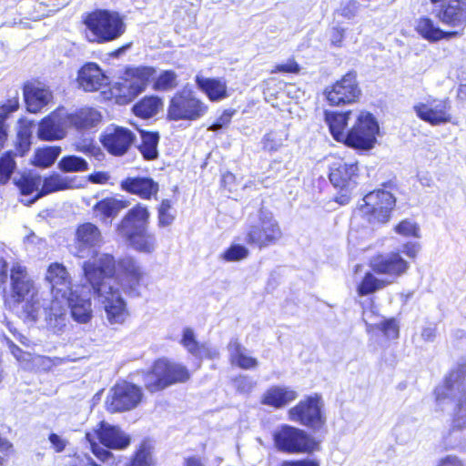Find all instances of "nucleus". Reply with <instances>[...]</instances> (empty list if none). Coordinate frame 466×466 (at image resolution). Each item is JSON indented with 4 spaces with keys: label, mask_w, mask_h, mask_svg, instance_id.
I'll return each instance as SVG.
<instances>
[{
    "label": "nucleus",
    "mask_w": 466,
    "mask_h": 466,
    "mask_svg": "<svg viewBox=\"0 0 466 466\" xmlns=\"http://www.w3.org/2000/svg\"><path fill=\"white\" fill-rule=\"evenodd\" d=\"M230 361L243 370L254 369L258 366L257 359L247 355V349L244 348L238 339L232 338L228 345Z\"/></svg>",
    "instance_id": "36"
},
{
    "label": "nucleus",
    "mask_w": 466,
    "mask_h": 466,
    "mask_svg": "<svg viewBox=\"0 0 466 466\" xmlns=\"http://www.w3.org/2000/svg\"><path fill=\"white\" fill-rule=\"evenodd\" d=\"M350 114V111L341 113L337 111H326L325 119L329 126L330 134L336 141L343 142L346 137L344 130L348 125Z\"/></svg>",
    "instance_id": "37"
},
{
    "label": "nucleus",
    "mask_w": 466,
    "mask_h": 466,
    "mask_svg": "<svg viewBox=\"0 0 466 466\" xmlns=\"http://www.w3.org/2000/svg\"><path fill=\"white\" fill-rule=\"evenodd\" d=\"M10 352L25 369H30V360L32 359L31 353L24 351L17 345L12 346Z\"/></svg>",
    "instance_id": "61"
},
{
    "label": "nucleus",
    "mask_w": 466,
    "mask_h": 466,
    "mask_svg": "<svg viewBox=\"0 0 466 466\" xmlns=\"http://www.w3.org/2000/svg\"><path fill=\"white\" fill-rule=\"evenodd\" d=\"M13 182L18 187L20 194L26 199V197L40 190L42 180L40 176L23 174L19 177H14Z\"/></svg>",
    "instance_id": "44"
},
{
    "label": "nucleus",
    "mask_w": 466,
    "mask_h": 466,
    "mask_svg": "<svg viewBox=\"0 0 466 466\" xmlns=\"http://www.w3.org/2000/svg\"><path fill=\"white\" fill-rule=\"evenodd\" d=\"M358 172L357 162L338 159L330 165L329 177L336 188H354L357 185Z\"/></svg>",
    "instance_id": "25"
},
{
    "label": "nucleus",
    "mask_w": 466,
    "mask_h": 466,
    "mask_svg": "<svg viewBox=\"0 0 466 466\" xmlns=\"http://www.w3.org/2000/svg\"><path fill=\"white\" fill-rule=\"evenodd\" d=\"M157 70L154 66H128L124 73V78L119 83V96L126 102H130L144 92L150 79L154 77Z\"/></svg>",
    "instance_id": "13"
},
{
    "label": "nucleus",
    "mask_w": 466,
    "mask_h": 466,
    "mask_svg": "<svg viewBox=\"0 0 466 466\" xmlns=\"http://www.w3.org/2000/svg\"><path fill=\"white\" fill-rule=\"evenodd\" d=\"M54 361L51 358L46 356L35 355L32 356L30 360V369L36 367L42 370L47 371L54 366Z\"/></svg>",
    "instance_id": "60"
},
{
    "label": "nucleus",
    "mask_w": 466,
    "mask_h": 466,
    "mask_svg": "<svg viewBox=\"0 0 466 466\" xmlns=\"http://www.w3.org/2000/svg\"><path fill=\"white\" fill-rule=\"evenodd\" d=\"M377 329H379L387 339H395L399 337L400 329L395 319H388L381 321L377 325Z\"/></svg>",
    "instance_id": "53"
},
{
    "label": "nucleus",
    "mask_w": 466,
    "mask_h": 466,
    "mask_svg": "<svg viewBox=\"0 0 466 466\" xmlns=\"http://www.w3.org/2000/svg\"><path fill=\"white\" fill-rule=\"evenodd\" d=\"M208 111V106L196 96V93L184 87L170 98L167 116L169 120L197 121Z\"/></svg>",
    "instance_id": "9"
},
{
    "label": "nucleus",
    "mask_w": 466,
    "mask_h": 466,
    "mask_svg": "<svg viewBox=\"0 0 466 466\" xmlns=\"http://www.w3.org/2000/svg\"><path fill=\"white\" fill-rule=\"evenodd\" d=\"M66 119L68 126L80 131L96 127L100 123L102 116L95 108L83 107L66 114Z\"/></svg>",
    "instance_id": "34"
},
{
    "label": "nucleus",
    "mask_w": 466,
    "mask_h": 466,
    "mask_svg": "<svg viewBox=\"0 0 466 466\" xmlns=\"http://www.w3.org/2000/svg\"><path fill=\"white\" fill-rule=\"evenodd\" d=\"M11 298L21 303L37 292L26 269L19 263H14L10 269Z\"/></svg>",
    "instance_id": "24"
},
{
    "label": "nucleus",
    "mask_w": 466,
    "mask_h": 466,
    "mask_svg": "<svg viewBox=\"0 0 466 466\" xmlns=\"http://www.w3.org/2000/svg\"><path fill=\"white\" fill-rule=\"evenodd\" d=\"M372 270L377 274L386 275L385 280H394L407 272L410 268L399 252H391L374 258L370 261Z\"/></svg>",
    "instance_id": "23"
},
{
    "label": "nucleus",
    "mask_w": 466,
    "mask_h": 466,
    "mask_svg": "<svg viewBox=\"0 0 466 466\" xmlns=\"http://www.w3.org/2000/svg\"><path fill=\"white\" fill-rule=\"evenodd\" d=\"M395 231L405 237H419L420 228L415 222L404 219L395 227Z\"/></svg>",
    "instance_id": "54"
},
{
    "label": "nucleus",
    "mask_w": 466,
    "mask_h": 466,
    "mask_svg": "<svg viewBox=\"0 0 466 466\" xmlns=\"http://www.w3.org/2000/svg\"><path fill=\"white\" fill-rule=\"evenodd\" d=\"M356 73L349 72L330 88H327L325 96L331 106H342L355 102L360 95L356 80Z\"/></svg>",
    "instance_id": "20"
},
{
    "label": "nucleus",
    "mask_w": 466,
    "mask_h": 466,
    "mask_svg": "<svg viewBox=\"0 0 466 466\" xmlns=\"http://www.w3.org/2000/svg\"><path fill=\"white\" fill-rule=\"evenodd\" d=\"M34 127L35 125L32 121L20 123L15 144V156L24 157L29 152L32 145Z\"/></svg>",
    "instance_id": "40"
},
{
    "label": "nucleus",
    "mask_w": 466,
    "mask_h": 466,
    "mask_svg": "<svg viewBox=\"0 0 466 466\" xmlns=\"http://www.w3.org/2000/svg\"><path fill=\"white\" fill-rule=\"evenodd\" d=\"M101 243V233L92 223H84L76 228L74 243L70 252L78 258H94L98 253Z\"/></svg>",
    "instance_id": "18"
},
{
    "label": "nucleus",
    "mask_w": 466,
    "mask_h": 466,
    "mask_svg": "<svg viewBox=\"0 0 466 466\" xmlns=\"http://www.w3.org/2000/svg\"><path fill=\"white\" fill-rule=\"evenodd\" d=\"M273 441L279 451L287 453H309L318 449V442L305 431L284 424L273 433Z\"/></svg>",
    "instance_id": "11"
},
{
    "label": "nucleus",
    "mask_w": 466,
    "mask_h": 466,
    "mask_svg": "<svg viewBox=\"0 0 466 466\" xmlns=\"http://www.w3.org/2000/svg\"><path fill=\"white\" fill-rule=\"evenodd\" d=\"M219 351L217 348L211 347L207 343H202L199 348V352L197 354L196 358L198 360L208 359L215 360L218 358Z\"/></svg>",
    "instance_id": "63"
},
{
    "label": "nucleus",
    "mask_w": 466,
    "mask_h": 466,
    "mask_svg": "<svg viewBox=\"0 0 466 466\" xmlns=\"http://www.w3.org/2000/svg\"><path fill=\"white\" fill-rule=\"evenodd\" d=\"M15 152L8 150L0 157V185H6L16 168Z\"/></svg>",
    "instance_id": "47"
},
{
    "label": "nucleus",
    "mask_w": 466,
    "mask_h": 466,
    "mask_svg": "<svg viewBox=\"0 0 466 466\" xmlns=\"http://www.w3.org/2000/svg\"><path fill=\"white\" fill-rule=\"evenodd\" d=\"M396 206V198L392 193L378 189L366 194L355 214L363 218L372 226L386 224L390 221Z\"/></svg>",
    "instance_id": "8"
},
{
    "label": "nucleus",
    "mask_w": 466,
    "mask_h": 466,
    "mask_svg": "<svg viewBox=\"0 0 466 466\" xmlns=\"http://www.w3.org/2000/svg\"><path fill=\"white\" fill-rule=\"evenodd\" d=\"M150 213L147 206L137 204L130 208L117 226L118 235L126 240L147 228Z\"/></svg>",
    "instance_id": "22"
},
{
    "label": "nucleus",
    "mask_w": 466,
    "mask_h": 466,
    "mask_svg": "<svg viewBox=\"0 0 466 466\" xmlns=\"http://www.w3.org/2000/svg\"><path fill=\"white\" fill-rule=\"evenodd\" d=\"M120 187L146 200L156 198L159 191L158 183L150 177H128L120 182Z\"/></svg>",
    "instance_id": "28"
},
{
    "label": "nucleus",
    "mask_w": 466,
    "mask_h": 466,
    "mask_svg": "<svg viewBox=\"0 0 466 466\" xmlns=\"http://www.w3.org/2000/svg\"><path fill=\"white\" fill-rule=\"evenodd\" d=\"M73 183L74 178L63 177L56 173L53 174L43 180L40 190L34 197L30 198V199L22 198L20 202L25 206H31L46 195L74 187Z\"/></svg>",
    "instance_id": "33"
},
{
    "label": "nucleus",
    "mask_w": 466,
    "mask_h": 466,
    "mask_svg": "<svg viewBox=\"0 0 466 466\" xmlns=\"http://www.w3.org/2000/svg\"><path fill=\"white\" fill-rule=\"evenodd\" d=\"M143 397L142 390L130 382L116 383L109 391L106 406L110 412H121L136 408Z\"/></svg>",
    "instance_id": "16"
},
{
    "label": "nucleus",
    "mask_w": 466,
    "mask_h": 466,
    "mask_svg": "<svg viewBox=\"0 0 466 466\" xmlns=\"http://www.w3.org/2000/svg\"><path fill=\"white\" fill-rule=\"evenodd\" d=\"M177 86V75L173 70H163L155 78L153 88L156 91H169Z\"/></svg>",
    "instance_id": "49"
},
{
    "label": "nucleus",
    "mask_w": 466,
    "mask_h": 466,
    "mask_svg": "<svg viewBox=\"0 0 466 466\" xmlns=\"http://www.w3.org/2000/svg\"><path fill=\"white\" fill-rule=\"evenodd\" d=\"M135 250L142 253H152L156 249L157 240L154 233L145 228L143 232L137 233L126 240Z\"/></svg>",
    "instance_id": "42"
},
{
    "label": "nucleus",
    "mask_w": 466,
    "mask_h": 466,
    "mask_svg": "<svg viewBox=\"0 0 466 466\" xmlns=\"http://www.w3.org/2000/svg\"><path fill=\"white\" fill-rule=\"evenodd\" d=\"M287 137L284 131H270L267 133L261 141L263 149L270 153L279 151L287 140Z\"/></svg>",
    "instance_id": "50"
},
{
    "label": "nucleus",
    "mask_w": 466,
    "mask_h": 466,
    "mask_svg": "<svg viewBox=\"0 0 466 466\" xmlns=\"http://www.w3.org/2000/svg\"><path fill=\"white\" fill-rule=\"evenodd\" d=\"M390 283H392V280L380 279L368 272L359 284L357 292L360 296H367L383 289Z\"/></svg>",
    "instance_id": "45"
},
{
    "label": "nucleus",
    "mask_w": 466,
    "mask_h": 466,
    "mask_svg": "<svg viewBox=\"0 0 466 466\" xmlns=\"http://www.w3.org/2000/svg\"><path fill=\"white\" fill-rule=\"evenodd\" d=\"M257 382L253 380L250 377L243 375L236 378L234 380V385L236 390L244 394L250 393L255 388Z\"/></svg>",
    "instance_id": "56"
},
{
    "label": "nucleus",
    "mask_w": 466,
    "mask_h": 466,
    "mask_svg": "<svg viewBox=\"0 0 466 466\" xmlns=\"http://www.w3.org/2000/svg\"><path fill=\"white\" fill-rule=\"evenodd\" d=\"M162 104V99L157 96H145L133 106L132 110L136 116L147 119L157 115Z\"/></svg>",
    "instance_id": "41"
},
{
    "label": "nucleus",
    "mask_w": 466,
    "mask_h": 466,
    "mask_svg": "<svg viewBox=\"0 0 466 466\" xmlns=\"http://www.w3.org/2000/svg\"><path fill=\"white\" fill-rule=\"evenodd\" d=\"M58 167L63 172H82L88 169V163L81 157L70 155L60 159Z\"/></svg>",
    "instance_id": "48"
},
{
    "label": "nucleus",
    "mask_w": 466,
    "mask_h": 466,
    "mask_svg": "<svg viewBox=\"0 0 466 466\" xmlns=\"http://www.w3.org/2000/svg\"><path fill=\"white\" fill-rule=\"evenodd\" d=\"M61 153L60 147H46L38 148L35 153L34 165L41 167H51Z\"/></svg>",
    "instance_id": "46"
},
{
    "label": "nucleus",
    "mask_w": 466,
    "mask_h": 466,
    "mask_svg": "<svg viewBox=\"0 0 466 466\" xmlns=\"http://www.w3.org/2000/svg\"><path fill=\"white\" fill-rule=\"evenodd\" d=\"M142 377L146 389L150 392H157L172 384L187 381L189 379V372L181 364L159 359L154 362L150 370L142 372Z\"/></svg>",
    "instance_id": "7"
},
{
    "label": "nucleus",
    "mask_w": 466,
    "mask_h": 466,
    "mask_svg": "<svg viewBox=\"0 0 466 466\" xmlns=\"http://www.w3.org/2000/svg\"><path fill=\"white\" fill-rule=\"evenodd\" d=\"M135 138V134L128 128L108 127L101 136L100 141L111 155L123 156L128 151Z\"/></svg>",
    "instance_id": "21"
},
{
    "label": "nucleus",
    "mask_w": 466,
    "mask_h": 466,
    "mask_svg": "<svg viewBox=\"0 0 466 466\" xmlns=\"http://www.w3.org/2000/svg\"><path fill=\"white\" fill-rule=\"evenodd\" d=\"M451 105L448 98H434L420 102L413 106L416 116L431 126H439L451 122Z\"/></svg>",
    "instance_id": "19"
},
{
    "label": "nucleus",
    "mask_w": 466,
    "mask_h": 466,
    "mask_svg": "<svg viewBox=\"0 0 466 466\" xmlns=\"http://www.w3.org/2000/svg\"><path fill=\"white\" fill-rule=\"evenodd\" d=\"M249 250L239 243L231 244L221 255L220 258L227 262H237L247 258Z\"/></svg>",
    "instance_id": "51"
},
{
    "label": "nucleus",
    "mask_w": 466,
    "mask_h": 466,
    "mask_svg": "<svg viewBox=\"0 0 466 466\" xmlns=\"http://www.w3.org/2000/svg\"><path fill=\"white\" fill-rule=\"evenodd\" d=\"M24 98L26 109L30 113H38L53 99V94L48 87L27 83L24 86Z\"/></svg>",
    "instance_id": "29"
},
{
    "label": "nucleus",
    "mask_w": 466,
    "mask_h": 466,
    "mask_svg": "<svg viewBox=\"0 0 466 466\" xmlns=\"http://www.w3.org/2000/svg\"><path fill=\"white\" fill-rule=\"evenodd\" d=\"M91 285L75 286V289L71 290L66 298L60 299L66 309V323L68 320L67 310L70 309L72 318L80 323H86L92 317L90 292Z\"/></svg>",
    "instance_id": "17"
},
{
    "label": "nucleus",
    "mask_w": 466,
    "mask_h": 466,
    "mask_svg": "<svg viewBox=\"0 0 466 466\" xmlns=\"http://www.w3.org/2000/svg\"><path fill=\"white\" fill-rule=\"evenodd\" d=\"M379 125L372 114L361 112L355 125L346 133L343 142L359 150L371 149L377 139Z\"/></svg>",
    "instance_id": "12"
},
{
    "label": "nucleus",
    "mask_w": 466,
    "mask_h": 466,
    "mask_svg": "<svg viewBox=\"0 0 466 466\" xmlns=\"http://www.w3.org/2000/svg\"><path fill=\"white\" fill-rule=\"evenodd\" d=\"M19 107V101L17 96L8 99L5 103L0 106V116H3V120H6L8 116L17 110Z\"/></svg>",
    "instance_id": "62"
},
{
    "label": "nucleus",
    "mask_w": 466,
    "mask_h": 466,
    "mask_svg": "<svg viewBox=\"0 0 466 466\" xmlns=\"http://www.w3.org/2000/svg\"><path fill=\"white\" fill-rule=\"evenodd\" d=\"M126 207V203L122 200L114 198H106L96 203L94 211L100 218V220L106 223L108 219L116 217Z\"/></svg>",
    "instance_id": "39"
},
{
    "label": "nucleus",
    "mask_w": 466,
    "mask_h": 466,
    "mask_svg": "<svg viewBox=\"0 0 466 466\" xmlns=\"http://www.w3.org/2000/svg\"><path fill=\"white\" fill-rule=\"evenodd\" d=\"M66 119L60 110H56L44 117L38 124L37 137L42 141H54L66 136Z\"/></svg>",
    "instance_id": "27"
},
{
    "label": "nucleus",
    "mask_w": 466,
    "mask_h": 466,
    "mask_svg": "<svg viewBox=\"0 0 466 466\" xmlns=\"http://www.w3.org/2000/svg\"><path fill=\"white\" fill-rule=\"evenodd\" d=\"M300 67L299 65L292 58L289 59L285 63L278 64L272 73H299Z\"/></svg>",
    "instance_id": "64"
},
{
    "label": "nucleus",
    "mask_w": 466,
    "mask_h": 466,
    "mask_svg": "<svg viewBox=\"0 0 466 466\" xmlns=\"http://www.w3.org/2000/svg\"><path fill=\"white\" fill-rule=\"evenodd\" d=\"M141 145L139 151L147 160H153L157 157V145L159 141V135L157 132H141Z\"/></svg>",
    "instance_id": "43"
},
{
    "label": "nucleus",
    "mask_w": 466,
    "mask_h": 466,
    "mask_svg": "<svg viewBox=\"0 0 466 466\" xmlns=\"http://www.w3.org/2000/svg\"><path fill=\"white\" fill-rule=\"evenodd\" d=\"M151 456L149 451L142 446L133 456L127 466H150Z\"/></svg>",
    "instance_id": "55"
},
{
    "label": "nucleus",
    "mask_w": 466,
    "mask_h": 466,
    "mask_svg": "<svg viewBox=\"0 0 466 466\" xmlns=\"http://www.w3.org/2000/svg\"><path fill=\"white\" fill-rule=\"evenodd\" d=\"M198 88L207 96L211 102H219L228 97L227 82L219 77H205L201 75L195 76Z\"/></svg>",
    "instance_id": "31"
},
{
    "label": "nucleus",
    "mask_w": 466,
    "mask_h": 466,
    "mask_svg": "<svg viewBox=\"0 0 466 466\" xmlns=\"http://www.w3.org/2000/svg\"><path fill=\"white\" fill-rule=\"evenodd\" d=\"M113 256L102 254L95 261H86L83 271L88 284L91 285L94 294L105 304V310L111 324L124 322L127 310L126 302L117 289L111 284L103 282V278L113 271Z\"/></svg>",
    "instance_id": "1"
},
{
    "label": "nucleus",
    "mask_w": 466,
    "mask_h": 466,
    "mask_svg": "<svg viewBox=\"0 0 466 466\" xmlns=\"http://www.w3.org/2000/svg\"><path fill=\"white\" fill-rule=\"evenodd\" d=\"M77 82L86 92H93L106 86L107 78L96 63H87L78 71Z\"/></svg>",
    "instance_id": "30"
},
{
    "label": "nucleus",
    "mask_w": 466,
    "mask_h": 466,
    "mask_svg": "<svg viewBox=\"0 0 466 466\" xmlns=\"http://www.w3.org/2000/svg\"><path fill=\"white\" fill-rule=\"evenodd\" d=\"M181 344L183 347L194 357L199 352V348L202 343H199L195 337V333L192 329L185 328L181 339Z\"/></svg>",
    "instance_id": "52"
},
{
    "label": "nucleus",
    "mask_w": 466,
    "mask_h": 466,
    "mask_svg": "<svg viewBox=\"0 0 466 466\" xmlns=\"http://www.w3.org/2000/svg\"><path fill=\"white\" fill-rule=\"evenodd\" d=\"M416 32L425 40L434 43L441 39H451L460 35L459 31H444L428 16H420L416 20Z\"/></svg>",
    "instance_id": "32"
},
{
    "label": "nucleus",
    "mask_w": 466,
    "mask_h": 466,
    "mask_svg": "<svg viewBox=\"0 0 466 466\" xmlns=\"http://www.w3.org/2000/svg\"><path fill=\"white\" fill-rule=\"evenodd\" d=\"M74 146L76 151L86 155H96V152L99 150V148L96 147L94 140L91 137H85L83 139L77 140Z\"/></svg>",
    "instance_id": "57"
},
{
    "label": "nucleus",
    "mask_w": 466,
    "mask_h": 466,
    "mask_svg": "<svg viewBox=\"0 0 466 466\" xmlns=\"http://www.w3.org/2000/svg\"><path fill=\"white\" fill-rule=\"evenodd\" d=\"M282 236V230L274 215L260 208L258 213L248 217L239 240L250 247L263 249L276 245Z\"/></svg>",
    "instance_id": "3"
},
{
    "label": "nucleus",
    "mask_w": 466,
    "mask_h": 466,
    "mask_svg": "<svg viewBox=\"0 0 466 466\" xmlns=\"http://www.w3.org/2000/svg\"><path fill=\"white\" fill-rule=\"evenodd\" d=\"M234 113V110H224L222 114L216 119V121L208 127V130L218 131L228 127L231 121Z\"/></svg>",
    "instance_id": "58"
},
{
    "label": "nucleus",
    "mask_w": 466,
    "mask_h": 466,
    "mask_svg": "<svg viewBox=\"0 0 466 466\" xmlns=\"http://www.w3.org/2000/svg\"><path fill=\"white\" fill-rule=\"evenodd\" d=\"M85 25L88 30L89 42L104 44L119 38L126 30V25L117 12L96 9L86 15Z\"/></svg>",
    "instance_id": "5"
},
{
    "label": "nucleus",
    "mask_w": 466,
    "mask_h": 466,
    "mask_svg": "<svg viewBox=\"0 0 466 466\" xmlns=\"http://www.w3.org/2000/svg\"><path fill=\"white\" fill-rule=\"evenodd\" d=\"M298 398L296 390L285 386H272L262 396L261 403L281 409Z\"/></svg>",
    "instance_id": "35"
},
{
    "label": "nucleus",
    "mask_w": 466,
    "mask_h": 466,
    "mask_svg": "<svg viewBox=\"0 0 466 466\" xmlns=\"http://www.w3.org/2000/svg\"><path fill=\"white\" fill-rule=\"evenodd\" d=\"M22 303L20 314L25 320L36 322L43 319L54 333L61 332L66 327V309L60 299H43L37 291Z\"/></svg>",
    "instance_id": "4"
},
{
    "label": "nucleus",
    "mask_w": 466,
    "mask_h": 466,
    "mask_svg": "<svg viewBox=\"0 0 466 466\" xmlns=\"http://www.w3.org/2000/svg\"><path fill=\"white\" fill-rule=\"evenodd\" d=\"M86 438L91 445L95 456L107 466H118L113 453L95 442L96 438L101 444L108 449L122 450L130 443V438L119 427L111 425L106 421H101L97 429L92 432H86Z\"/></svg>",
    "instance_id": "6"
},
{
    "label": "nucleus",
    "mask_w": 466,
    "mask_h": 466,
    "mask_svg": "<svg viewBox=\"0 0 466 466\" xmlns=\"http://www.w3.org/2000/svg\"><path fill=\"white\" fill-rule=\"evenodd\" d=\"M322 407L319 395L308 396L289 410V420L308 428L320 429L325 424Z\"/></svg>",
    "instance_id": "14"
},
{
    "label": "nucleus",
    "mask_w": 466,
    "mask_h": 466,
    "mask_svg": "<svg viewBox=\"0 0 466 466\" xmlns=\"http://www.w3.org/2000/svg\"><path fill=\"white\" fill-rule=\"evenodd\" d=\"M46 279L50 284L52 297L55 299H61L75 289L71 284L69 274L63 264L52 263L46 271Z\"/></svg>",
    "instance_id": "26"
},
{
    "label": "nucleus",
    "mask_w": 466,
    "mask_h": 466,
    "mask_svg": "<svg viewBox=\"0 0 466 466\" xmlns=\"http://www.w3.org/2000/svg\"><path fill=\"white\" fill-rule=\"evenodd\" d=\"M419 425V420L416 418L410 415L401 416L393 429L397 441L404 444L414 439Z\"/></svg>",
    "instance_id": "38"
},
{
    "label": "nucleus",
    "mask_w": 466,
    "mask_h": 466,
    "mask_svg": "<svg viewBox=\"0 0 466 466\" xmlns=\"http://www.w3.org/2000/svg\"><path fill=\"white\" fill-rule=\"evenodd\" d=\"M68 466H99L96 462L86 453H76L70 457L67 461Z\"/></svg>",
    "instance_id": "59"
},
{
    "label": "nucleus",
    "mask_w": 466,
    "mask_h": 466,
    "mask_svg": "<svg viewBox=\"0 0 466 466\" xmlns=\"http://www.w3.org/2000/svg\"><path fill=\"white\" fill-rule=\"evenodd\" d=\"M113 271L103 278V282L111 284L112 277L120 286L124 293L130 297L140 295V284L144 271L140 264L132 257H125L117 262L113 258Z\"/></svg>",
    "instance_id": "10"
},
{
    "label": "nucleus",
    "mask_w": 466,
    "mask_h": 466,
    "mask_svg": "<svg viewBox=\"0 0 466 466\" xmlns=\"http://www.w3.org/2000/svg\"><path fill=\"white\" fill-rule=\"evenodd\" d=\"M432 14L444 25L455 28L460 35L466 27V0H430Z\"/></svg>",
    "instance_id": "15"
},
{
    "label": "nucleus",
    "mask_w": 466,
    "mask_h": 466,
    "mask_svg": "<svg viewBox=\"0 0 466 466\" xmlns=\"http://www.w3.org/2000/svg\"><path fill=\"white\" fill-rule=\"evenodd\" d=\"M437 405L441 410L445 406L453 407L451 427L444 442L446 448L453 449L459 443H450L449 438L457 431L466 435V382L465 367L459 366L445 377L443 384L435 389Z\"/></svg>",
    "instance_id": "2"
}]
</instances>
